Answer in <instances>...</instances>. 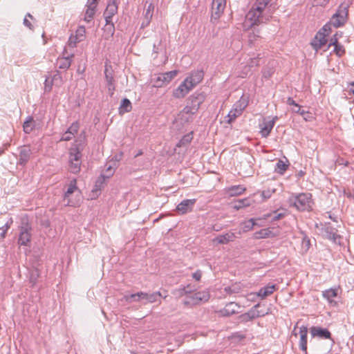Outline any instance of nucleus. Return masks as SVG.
<instances>
[{
	"label": "nucleus",
	"instance_id": "obj_1",
	"mask_svg": "<svg viewBox=\"0 0 354 354\" xmlns=\"http://www.w3.org/2000/svg\"><path fill=\"white\" fill-rule=\"evenodd\" d=\"M272 0H256L247 13L243 28L248 30L254 26L267 23L272 17V12L268 7Z\"/></svg>",
	"mask_w": 354,
	"mask_h": 354
},
{
	"label": "nucleus",
	"instance_id": "obj_44",
	"mask_svg": "<svg viewBox=\"0 0 354 354\" xmlns=\"http://www.w3.org/2000/svg\"><path fill=\"white\" fill-rule=\"evenodd\" d=\"M139 295L140 292H138L137 293L131 295H125L123 298L127 302L131 303L132 301H140V297Z\"/></svg>",
	"mask_w": 354,
	"mask_h": 354
},
{
	"label": "nucleus",
	"instance_id": "obj_64",
	"mask_svg": "<svg viewBox=\"0 0 354 354\" xmlns=\"http://www.w3.org/2000/svg\"><path fill=\"white\" fill-rule=\"evenodd\" d=\"M298 113H299L301 115H302L306 120H308L307 117L310 114V113L308 111H306L304 110H301V109H300V111H299V112Z\"/></svg>",
	"mask_w": 354,
	"mask_h": 354
},
{
	"label": "nucleus",
	"instance_id": "obj_57",
	"mask_svg": "<svg viewBox=\"0 0 354 354\" xmlns=\"http://www.w3.org/2000/svg\"><path fill=\"white\" fill-rule=\"evenodd\" d=\"M75 136H72L71 133L68 131H66L62 136L60 140L62 141H69L72 140L74 138Z\"/></svg>",
	"mask_w": 354,
	"mask_h": 354
},
{
	"label": "nucleus",
	"instance_id": "obj_62",
	"mask_svg": "<svg viewBox=\"0 0 354 354\" xmlns=\"http://www.w3.org/2000/svg\"><path fill=\"white\" fill-rule=\"evenodd\" d=\"M39 276V273L37 270H35L34 272H32V276L30 277V282L32 283V286L35 283V279L36 277Z\"/></svg>",
	"mask_w": 354,
	"mask_h": 354
},
{
	"label": "nucleus",
	"instance_id": "obj_7",
	"mask_svg": "<svg viewBox=\"0 0 354 354\" xmlns=\"http://www.w3.org/2000/svg\"><path fill=\"white\" fill-rule=\"evenodd\" d=\"M178 74V71H171L159 74L153 80V86L160 88L168 84Z\"/></svg>",
	"mask_w": 354,
	"mask_h": 354
},
{
	"label": "nucleus",
	"instance_id": "obj_20",
	"mask_svg": "<svg viewBox=\"0 0 354 354\" xmlns=\"http://www.w3.org/2000/svg\"><path fill=\"white\" fill-rule=\"evenodd\" d=\"M277 119V117L273 118L272 120L269 121L264 120L262 124H260L261 128V134L262 137L266 138L269 136L270 131H272V128L274 127V123L276 120Z\"/></svg>",
	"mask_w": 354,
	"mask_h": 354
},
{
	"label": "nucleus",
	"instance_id": "obj_46",
	"mask_svg": "<svg viewBox=\"0 0 354 354\" xmlns=\"http://www.w3.org/2000/svg\"><path fill=\"white\" fill-rule=\"evenodd\" d=\"M113 166L111 165L106 164L105 165V178H109L111 176H112L115 172V162L113 163Z\"/></svg>",
	"mask_w": 354,
	"mask_h": 354
},
{
	"label": "nucleus",
	"instance_id": "obj_51",
	"mask_svg": "<svg viewBox=\"0 0 354 354\" xmlns=\"http://www.w3.org/2000/svg\"><path fill=\"white\" fill-rule=\"evenodd\" d=\"M192 137L190 135H186L183 136V138L178 142V143L176 145L177 147H180L182 146H184L188 143H189L192 140Z\"/></svg>",
	"mask_w": 354,
	"mask_h": 354
},
{
	"label": "nucleus",
	"instance_id": "obj_17",
	"mask_svg": "<svg viewBox=\"0 0 354 354\" xmlns=\"http://www.w3.org/2000/svg\"><path fill=\"white\" fill-rule=\"evenodd\" d=\"M236 238L235 234L232 232H227L223 234H219L213 239V242L218 244H227L232 242Z\"/></svg>",
	"mask_w": 354,
	"mask_h": 354
},
{
	"label": "nucleus",
	"instance_id": "obj_3",
	"mask_svg": "<svg viewBox=\"0 0 354 354\" xmlns=\"http://www.w3.org/2000/svg\"><path fill=\"white\" fill-rule=\"evenodd\" d=\"M289 203L299 211H310L312 209V195L310 193H302L289 198Z\"/></svg>",
	"mask_w": 354,
	"mask_h": 354
},
{
	"label": "nucleus",
	"instance_id": "obj_52",
	"mask_svg": "<svg viewBox=\"0 0 354 354\" xmlns=\"http://www.w3.org/2000/svg\"><path fill=\"white\" fill-rule=\"evenodd\" d=\"M275 192V189H266V190H263L261 192V196L262 197V198L263 200H267L268 198H270L272 194Z\"/></svg>",
	"mask_w": 354,
	"mask_h": 354
},
{
	"label": "nucleus",
	"instance_id": "obj_58",
	"mask_svg": "<svg viewBox=\"0 0 354 354\" xmlns=\"http://www.w3.org/2000/svg\"><path fill=\"white\" fill-rule=\"evenodd\" d=\"M225 291L227 293L232 294L239 292L238 287L236 286H228L225 288Z\"/></svg>",
	"mask_w": 354,
	"mask_h": 354
},
{
	"label": "nucleus",
	"instance_id": "obj_53",
	"mask_svg": "<svg viewBox=\"0 0 354 354\" xmlns=\"http://www.w3.org/2000/svg\"><path fill=\"white\" fill-rule=\"evenodd\" d=\"M79 42H81V41L76 39V36L75 35H71L69 37L68 45L71 48H74Z\"/></svg>",
	"mask_w": 354,
	"mask_h": 354
},
{
	"label": "nucleus",
	"instance_id": "obj_61",
	"mask_svg": "<svg viewBox=\"0 0 354 354\" xmlns=\"http://www.w3.org/2000/svg\"><path fill=\"white\" fill-rule=\"evenodd\" d=\"M201 276H202V272L201 270H197L195 272H194L192 274V277L196 281H200Z\"/></svg>",
	"mask_w": 354,
	"mask_h": 354
},
{
	"label": "nucleus",
	"instance_id": "obj_48",
	"mask_svg": "<svg viewBox=\"0 0 354 354\" xmlns=\"http://www.w3.org/2000/svg\"><path fill=\"white\" fill-rule=\"evenodd\" d=\"M333 51L339 57H342L345 53L344 46L339 43L334 46Z\"/></svg>",
	"mask_w": 354,
	"mask_h": 354
},
{
	"label": "nucleus",
	"instance_id": "obj_45",
	"mask_svg": "<svg viewBox=\"0 0 354 354\" xmlns=\"http://www.w3.org/2000/svg\"><path fill=\"white\" fill-rule=\"evenodd\" d=\"M256 220L254 218H250L248 221L242 223L243 225V231L247 232L252 230L254 225H257Z\"/></svg>",
	"mask_w": 354,
	"mask_h": 354
},
{
	"label": "nucleus",
	"instance_id": "obj_21",
	"mask_svg": "<svg viewBox=\"0 0 354 354\" xmlns=\"http://www.w3.org/2000/svg\"><path fill=\"white\" fill-rule=\"evenodd\" d=\"M327 39H326V36L324 33L320 31L317 33L315 39L312 41L311 45L313 48L317 51L319 49H321L323 46L326 44Z\"/></svg>",
	"mask_w": 354,
	"mask_h": 354
},
{
	"label": "nucleus",
	"instance_id": "obj_15",
	"mask_svg": "<svg viewBox=\"0 0 354 354\" xmlns=\"http://www.w3.org/2000/svg\"><path fill=\"white\" fill-rule=\"evenodd\" d=\"M63 84V79L58 71L55 72L53 77H48L45 80V88L50 91L52 85L61 86Z\"/></svg>",
	"mask_w": 354,
	"mask_h": 354
},
{
	"label": "nucleus",
	"instance_id": "obj_32",
	"mask_svg": "<svg viewBox=\"0 0 354 354\" xmlns=\"http://www.w3.org/2000/svg\"><path fill=\"white\" fill-rule=\"evenodd\" d=\"M253 202L254 201L250 198H245L235 201L233 207L236 209H239L251 205Z\"/></svg>",
	"mask_w": 354,
	"mask_h": 354
},
{
	"label": "nucleus",
	"instance_id": "obj_28",
	"mask_svg": "<svg viewBox=\"0 0 354 354\" xmlns=\"http://www.w3.org/2000/svg\"><path fill=\"white\" fill-rule=\"evenodd\" d=\"M96 6L97 4L94 3V2H90V0H88L86 4L87 8L85 12L84 21L90 22L93 19L95 14Z\"/></svg>",
	"mask_w": 354,
	"mask_h": 354
},
{
	"label": "nucleus",
	"instance_id": "obj_10",
	"mask_svg": "<svg viewBox=\"0 0 354 354\" xmlns=\"http://www.w3.org/2000/svg\"><path fill=\"white\" fill-rule=\"evenodd\" d=\"M260 306L259 304L253 306L248 312L240 315L239 319L241 322H248L255 318L264 316L266 313L257 310Z\"/></svg>",
	"mask_w": 354,
	"mask_h": 354
},
{
	"label": "nucleus",
	"instance_id": "obj_14",
	"mask_svg": "<svg viewBox=\"0 0 354 354\" xmlns=\"http://www.w3.org/2000/svg\"><path fill=\"white\" fill-rule=\"evenodd\" d=\"M277 290V286L270 285L261 288L259 291L255 294V293H250L248 296L251 298L250 299H254V297L257 295L258 297H260L262 299H265L268 296L272 295L274 290Z\"/></svg>",
	"mask_w": 354,
	"mask_h": 354
},
{
	"label": "nucleus",
	"instance_id": "obj_2",
	"mask_svg": "<svg viewBox=\"0 0 354 354\" xmlns=\"http://www.w3.org/2000/svg\"><path fill=\"white\" fill-rule=\"evenodd\" d=\"M205 100V95L203 93H194L187 100V105L180 111L179 116L183 123L192 121L193 115L196 114L201 105Z\"/></svg>",
	"mask_w": 354,
	"mask_h": 354
},
{
	"label": "nucleus",
	"instance_id": "obj_41",
	"mask_svg": "<svg viewBox=\"0 0 354 354\" xmlns=\"http://www.w3.org/2000/svg\"><path fill=\"white\" fill-rule=\"evenodd\" d=\"M271 234V231L266 228V229H262L258 232H256L254 233V238L259 239H264L270 236V234Z\"/></svg>",
	"mask_w": 354,
	"mask_h": 354
},
{
	"label": "nucleus",
	"instance_id": "obj_40",
	"mask_svg": "<svg viewBox=\"0 0 354 354\" xmlns=\"http://www.w3.org/2000/svg\"><path fill=\"white\" fill-rule=\"evenodd\" d=\"M284 216V214L283 213H277V212L274 211L272 213L264 214L263 216V219H268L271 217V220L272 221H278L282 218Z\"/></svg>",
	"mask_w": 354,
	"mask_h": 354
},
{
	"label": "nucleus",
	"instance_id": "obj_27",
	"mask_svg": "<svg viewBox=\"0 0 354 354\" xmlns=\"http://www.w3.org/2000/svg\"><path fill=\"white\" fill-rule=\"evenodd\" d=\"M77 190H78V188L77 187V180L75 178H73V180H71L68 187L64 194V199L68 201L67 203L68 205H75L72 201H71L70 196L73 193H74L75 191H77Z\"/></svg>",
	"mask_w": 354,
	"mask_h": 354
},
{
	"label": "nucleus",
	"instance_id": "obj_34",
	"mask_svg": "<svg viewBox=\"0 0 354 354\" xmlns=\"http://www.w3.org/2000/svg\"><path fill=\"white\" fill-rule=\"evenodd\" d=\"M245 189L243 185H234L228 189L227 193L230 196H234L243 194Z\"/></svg>",
	"mask_w": 354,
	"mask_h": 354
},
{
	"label": "nucleus",
	"instance_id": "obj_30",
	"mask_svg": "<svg viewBox=\"0 0 354 354\" xmlns=\"http://www.w3.org/2000/svg\"><path fill=\"white\" fill-rule=\"evenodd\" d=\"M203 72L202 71H196L192 72L191 75L186 78L189 80L191 83L195 87L198 84H199L203 79Z\"/></svg>",
	"mask_w": 354,
	"mask_h": 354
},
{
	"label": "nucleus",
	"instance_id": "obj_24",
	"mask_svg": "<svg viewBox=\"0 0 354 354\" xmlns=\"http://www.w3.org/2000/svg\"><path fill=\"white\" fill-rule=\"evenodd\" d=\"M140 300H145V304L147 303H154L158 301V299L162 297L160 292H154L152 293L140 292Z\"/></svg>",
	"mask_w": 354,
	"mask_h": 354
},
{
	"label": "nucleus",
	"instance_id": "obj_38",
	"mask_svg": "<svg viewBox=\"0 0 354 354\" xmlns=\"http://www.w3.org/2000/svg\"><path fill=\"white\" fill-rule=\"evenodd\" d=\"M256 26H254L252 28H250L248 30L252 29V32L249 33L248 38L250 44L254 43L260 36V30L258 28H255Z\"/></svg>",
	"mask_w": 354,
	"mask_h": 354
},
{
	"label": "nucleus",
	"instance_id": "obj_5",
	"mask_svg": "<svg viewBox=\"0 0 354 354\" xmlns=\"http://www.w3.org/2000/svg\"><path fill=\"white\" fill-rule=\"evenodd\" d=\"M348 12V6L346 3H342L333 15L330 24L336 28L343 26L347 20Z\"/></svg>",
	"mask_w": 354,
	"mask_h": 354
},
{
	"label": "nucleus",
	"instance_id": "obj_31",
	"mask_svg": "<svg viewBox=\"0 0 354 354\" xmlns=\"http://www.w3.org/2000/svg\"><path fill=\"white\" fill-rule=\"evenodd\" d=\"M337 290H338V288H329V289L326 290L322 292V296L329 303L331 304V303L333 302V299L337 296Z\"/></svg>",
	"mask_w": 354,
	"mask_h": 354
},
{
	"label": "nucleus",
	"instance_id": "obj_43",
	"mask_svg": "<svg viewBox=\"0 0 354 354\" xmlns=\"http://www.w3.org/2000/svg\"><path fill=\"white\" fill-rule=\"evenodd\" d=\"M104 30L105 32H106L109 37H112L113 35L115 32V28L113 23L112 22V20H111V22L106 21V24L104 27Z\"/></svg>",
	"mask_w": 354,
	"mask_h": 354
},
{
	"label": "nucleus",
	"instance_id": "obj_8",
	"mask_svg": "<svg viewBox=\"0 0 354 354\" xmlns=\"http://www.w3.org/2000/svg\"><path fill=\"white\" fill-rule=\"evenodd\" d=\"M226 0H213L212 3L211 21L216 22L223 13Z\"/></svg>",
	"mask_w": 354,
	"mask_h": 354
},
{
	"label": "nucleus",
	"instance_id": "obj_23",
	"mask_svg": "<svg viewBox=\"0 0 354 354\" xmlns=\"http://www.w3.org/2000/svg\"><path fill=\"white\" fill-rule=\"evenodd\" d=\"M196 203V199H185L180 202L177 206V210L181 214H185L192 211L194 205Z\"/></svg>",
	"mask_w": 354,
	"mask_h": 354
},
{
	"label": "nucleus",
	"instance_id": "obj_55",
	"mask_svg": "<svg viewBox=\"0 0 354 354\" xmlns=\"http://www.w3.org/2000/svg\"><path fill=\"white\" fill-rule=\"evenodd\" d=\"M287 104L290 105V106H293L295 107H297V109H294V112L295 113H299V111H300V106L296 103V102L292 98V97H288L287 99Z\"/></svg>",
	"mask_w": 354,
	"mask_h": 354
},
{
	"label": "nucleus",
	"instance_id": "obj_25",
	"mask_svg": "<svg viewBox=\"0 0 354 354\" xmlns=\"http://www.w3.org/2000/svg\"><path fill=\"white\" fill-rule=\"evenodd\" d=\"M74 55L72 54L66 57H59L57 59L56 65L59 69L66 71L71 65L72 58Z\"/></svg>",
	"mask_w": 354,
	"mask_h": 354
},
{
	"label": "nucleus",
	"instance_id": "obj_29",
	"mask_svg": "<svg viewBox=\"0 0 354 354\" xmlns=\"http://www.w3.org/2000/svg\"><path fill=\"white\" fill-rule=\"evenodd\" d=\"M248 103L249 97L245 95H243L239 100L234 104L232 108L237 109L238 111L242 113L244 109L248 106Z\"/></svg>",
	"mask_w": 354,
	"mask_h": 354
},
{
	"label": "nucleus",
	"instance_id": "obj_16",
	"mask_svg": "<svg viewBox=\"0 0 354 354\" xmlns=\"http://www.w3.org/2000/svg\"><path fill=\"white\" fill-rule=\"evenodd\" d=\"M310 334L313 337H319L320 339H331V333L326 328H322L319 326H313L310 328Z\"/></svg>",
	"mask_w": 354,
	"mask_h": 354
},
{
	"label": "nucleus",
	"instance_id": "obj_54",
	"mask_svg": "<svg viewBox=\"0 0 354 354\" xmlns=\"http://www.w3.org/2000/svg\"><path fill=\"white\" fill-rule=\"evenodd\" d=\"M78 129H79V124L76 122H73L69 127V128L68 129L67 131H69L71 133V134H72V136H75L77 133Z\"/></svg>",
	"mask_w": 354,
	"mask_h": 354
},
{
	"label": "nucleus",
	"instance_id": "obj_6",
	"mask_svg": "<svg viewBox=\"0 0 354 354\" xmlns=\"http://www.w3.org/2000/svg\"><path fill=\"white\" fill-rule=\"evenodd\" d=\"M82 153L77 148H71L69 152V170L71 173L77 174L81 168Z\"/></svg>",
	"mask_w": 354,
	"mask_h": 354
},
{
	"label": "nucleus",
	"instance_id": "obj_33",
	"mask_svg": "<svg viewBox=\"0 0 354 354\" xmlns=\"http://www.w3.org/2000/svg\"><path fill=\"white\" fill-rule=\"evenodd\" d=\"M132 109V104L130 100L127 98H124L122 100L119 108V112L120 114L130 112Z\"/></svg>",
	"mask_w": 354,
	"mask_h": 354
},
{
	"label": "nucleus",
	"instance_id": "obj_37",
	"mask_svg": "<svg viewBox=\"0 0 354 354\" xmlns=\"http://www.w3.org/2000/svg\"><path fill=\"white\" fill-rule=\"evenodd\" d=\"M147 5V8L145 10V18L147 20V24H149L153 16L154 6L153 1H149L147 3H145V6Z\"/></svg>",
	"mask_w": 354,
	"mask_h": 354
},
{
	"label": "nucleus",
	"instance_id": "obj_11",
	"mask_svg": "<svg viewBox=\"0 0 354 354\" xmlns=\"http://www.w3.org/2000/svg\"><path fill=\"white\" fill-rule=\"evenodd\" d=\"M104 75L109 94L112 96L115 89L113 71L111 66L105 65Z\"/></svg>",
	"mask_w": 354,
	"mask_h": 354
},
{
	"label": "nucleus",
	"instance_id": "obj_42",
	"mask_svg": "<svg viewBox=\"0 0 354 354\" xmlns=\"http://www.w3.org/2000/svg\"><path fill=\"white\" fill-rule=\"evenodd\" d=\"M75 35L76 36V39L79 41H84L86 38V29L84 26H79L75 31Z\"/></svg>",
	"mask_w": 354,
	"mask_h": 354
},
{
	"label": "nucleus",
	"instance_id": "obj_63",
	"mask_svg": "<svg viewBox=\"0 0 354 354\" xmlns=\"http://www.w3.org/2000/svg\"><path fill=\"white\" fill-rule=\"evenodd\" d=\"M339 44L338 39L337 37V35H333V37L330 39V44L328 46H335V44Z\"/></svg>",
	"mask_w": 354,
	"mask_h": 354
},
{
	"label": "nucleus",
	"instance_id": "obj_22",
	"mask_svg": "<svg viewBox=\"0 0 354 354\" xmlns=\"http://www.w3.org/2000/svg\"><path fill=\"white\" fill-rule=\"evenodd\" d=\"M239 306L234 302L228 303L218 313L223 317H229L237 313Z\"/></svg>",
	"mask_w": 354,
	"mask_h": 354
},
{
	"label": "nucleus",
	"instance_id": "obj_39",
	"mask_svg": "<svg viewBox=\"0 0 354 354\" xmlns=\"http://www.w3.org/2000/svg\"><path fill=\"white\" fill-rule=\"evenodd\" d=\"M241 114L242 113L241 112L238 111L237 109L232 108L227 114V115L226 116L227 122L228 124H231L233 121L235 120L236 118L240 116Z\"/></svg>",
	"mask_w": 354,
	"mask_h": 354
},
{
	"label": "nucleus",
	"instance_id": "obj_12",
	"mask_svg": "<svg viewBox=\"0 0 354 354\" xmlns=\"http://www.w3.org/2000/svg\"><path fill=\"white\" fill-rule=\"evenodd\" d=\"M31 227L26 224L24 226H21L20 229V234L19 236L18 243L21 245H28V243L30 241Z\"/></svg>",
	"mask_w": 354,
	"mask_h": 354
},
{
	"label": "nucleus",
	"instance_id": "obj_49",
	"mask_svg": "<svg viewBox=\"0 0 354 354\" xmlns=\"http://www.w3.org/2000/svg\"><path fill=\"white\" fill-rule=\"evenodd\" d=\"M259 56L257 57L250 58L247 63V67H248L249 69H251L254 67L259 66Z\"/></svg>",
	"mask_w": 354,
	"mask_h": 354
},
{
	"label": "nucleus",
	"instance_id": "obj_26",
	"mask_svg": "<svg viewBox=\"0 0 354 354\" xmlns=\"http://www.w3.org/2000/svg\"><path fill=\"white\" fill-rule=\"evenodd\" d=\"M31 154L30 148L28 146H24L20 149L19 164L24 165L28 161Z\"/></svg>",
	"mask_w": 354,
	"mask_h": 354
},
{
	"label": "nucleus",
	"instance_id": "obj_19",
	"mask_svg": "<svg viewBox=\"0 0 354 354\" xmlns=\"http://www.w3.org/2000/svg\"><path fill=\"white\" fill-rule=\"evenodd\" d=\"M105 175L101 174L100 176L95 181V185L91 190V198L94 199L98 196L100 190L102 189L105 184Z\"/></svg>",
	"mask_w": 354,
	"mask_h": 354
},
{
	"label": "nucleus",
	"instance_id": "obj_13",
	"mask_svg": "<svg viewBox=\"0 0 354 354\" xmlns=\"http://www.w3.org/2000/svg\"><path fill=\"white\" fill-rule=\"evenodd\" d=\"M118 12V3L117 0H109L106 6V10L104 12V17L106 22H111L113 17Z\"/></svg>",
	"mask_w": 354,
	"mask_h": 354
},
{
	"label": "nucleus",
	"instance_id": "obj_36",
	"mask_svg": "<svg viewBox=\"0 0 354 354\" xmlns=\"http://www.w3.org/2000/svg\"><path fill=\"white\" fill-rule=\"evenodd\" d=\"M35 121L32 117H28L24 122L23 129L26 133H30L35 128Z\"/></svg>",
	"mask_w": 354,
	"mask_h": 354
},
{
	"label": "nucleus",
	"instance_id": "obj_60",
	"mask_svg": "<svg viewBox=\"0 0 354 354\" xmlns=\"http://www.w3.org/2000/svg\"><path fill=\"white\" fill-rule=\"evenodd\" d=\"M328 2L326 0H314V5L315 6H326Z\"/></svg>",
	"mask_w": 354,
	"mask_h": 354
},
{
	"label": "nucleus",
	"instance_id": "obj_47",
	"mask_svg": "<svg viewBox=\"0 0 354 354\" xmlns=\"http://www.w3.org/2000/svg\"><path fill=\"white\" fill-rule=\"evenodd\" d=\"M178 292V294L180 295V296H183V295H189L191 294H192V288L191 287V286H187L186 287H183L182 288H180L177 290Z\"/></svg>",
	"mask_w": 354,
	"mask_h": 354
},
{
	"label": "nucleus",
	"instance_id": "obj_59",
	"mask_svg": "<svg viewBox=\"0 0 354 354\" xmlns=\"http://www.w3.org/2000/svg\"><path fill=\"white\" fill-rule=\"evenodd\" d=\"M12 223V219L10 218V220L7 221V223L3 227H0V231L7 232L8 230L10 227Z\"/></svg>",
	"mask_w": 354,
	"mask_h": 354
},
{
	"label": "nucleus",
	"instance_id": "obj_4",
	"mask_svg": "<svg viewBox=\"0 0 354 354\" xmlns=\"http://www.w3.org/2000/svg\"><path fill=\"white\" fill-rule=\"evenodd\" d=\"M210 297L209 292L207 290L198 291L189 295H187L183 301L185 306H196L202 302H206Z\"/></svg>",
	"mask_w": 354,
	"mask_h": 354
},
{
	"label": "nucleus",
	"instance_id": "obj_50",
	"mask_svg": "<svg viewBox=\"0 0 354 354\" xmlns=\"http://www.w3.org/2000/svg\"><path fill=\"white\" fill-rule=\"evenodd\" d=\"M274 68L272 67H267L263 69V77L266 79L270 78L274 73Z\"/></svg>",
	"mask_w": 354,
	"mask_h": 354
},
{
	"label": "nucleus",
	"instance_id": "obj_18",
	"mask_svg": "<svg viewBox=\"0 0 354 354\" xmlns=\"http://www.w3.org/2000/svg\"><path fill=\"white\" fill-rule=\"evenodd\" d=\"M299 333L300 335L299 346L300 349L304 352V354H308L307 353V335H308V328L306 326H301L299 328Z\"/></svg>",
	"mask_w": 354,
	"mask_h": 354
},
{
	"label": "nucleus",
	"instance_id": "obj_9",
	"mask_svg": "<svg viewBox=\"0 0 354 354\" xmlns=\"http://www.w3.org/2000/svg\"><path fill=\"white\" fill-rule=\"evenodd\" d=\"M194 88L189 80L185 78L184 81L173 91V96L175 98L184 97L191 90Z\"/></svg>",
	"mask_w": 354,
	"mask_h": 354
},
{
	"label": "nucleus",
	"instance_id": "obj_35",
	"mask_svg": "<svg viewBox=\"0 0 354 354\" xmlns=\"http://www.w3.org/2000/svg\"><path fill=\"white\" fill-rule=\"evenodd\" d=\"M325 232L327 238L333 241H336L337 239L339 236L337 234V229L332 227L330 226H326L325 227Z\"/></svg>",
	"mask_w": 354,
	"mask_h": 354
},
{
	"label": "nucleus",
	"instance_id": "obj_56",
	"mask_svg": "<svg viewBox=\"0 0 354 354\" xmlns=\"http://www.w3.org/2000/svg\"><path fill=\"white\" fill-rule=\"evenodd\" d=\"M277 167L279 169V171L282 173L287 169L288 165L283 161L279 160L277 163Z\"/></svg>",
	"mask_w": 354,
	"mask_h": 354
}]
</instances>
